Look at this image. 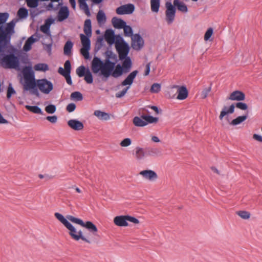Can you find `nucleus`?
I'll use <instances>...</instances> for the list:
<instances>
[{
    "mask_svg": "<svg viewBox=\"0 0 262 262\" xmlns=\"http://www.w3.org/2000/svg\"><path fill=\"white\" fill-rule=\"evenodd\" d=\"M18 21V19L14 18L10 22L6 23L1 29L11 69H15L24 76L30 73L34 76L32 62L28 58L27 54L18 49L11 42L12 36L15 33L16 23Z\"/></svg>",
    "mask_w": 262,
    "mask_h": 262,
    "instance_id": "f257e3e1",
    "label": "nucleus"
},
{
    "mask_svg": "<svg viewBox=\"0 0 262 262\" xmlns=\"http://www.w3.org/2000/svg\"><path fill=\"white\" fill-rule=\"evenodd\" d=\"M118 38L121 40V43L117 42L116 49L119 55L120 60H123L122 66L118 64L115 67V71L114 74L116 76H121L123 73H128L132 67V62L130 58L127 56L129 52L128 44L124 41L121 36H118Z\"/></svg>",
    "mask_w": 262,
    "mask_h": 262,
    "instance_id": "f03ea898",
    "label": "nucleus"
},
{
    "mask_svg": "<svg viewBox=\"0 0 262 262\" xmlns=\"http://www.w3.org/2000/svg\"><path fill=\"white\" fill-rule=\"evenodd\" d=\"M115 62L111 61L110 60H105V62H103L100 58L95 56L92 61L91 69L94 74H97L100 72V74L106 78L111 75L117 78L119 76L114 74L115 71Z\"/></svg>",
    "mask_w": 262,
    "mask_h": 262,
    "instance_id": "7ed1b4c3",
    "label": "nucleus"
},
{
    "mask_svg": "<svg viewBox=\"0 0 262 262\" xmlns=\"http://www.w3.org/2000/svg\"><path fill=\"white\" fill-rule=\"evenodd\" d=\"M83 31L85 35H80L82 43V48L80 49V54L85 59L90 58L89 51L91 49V40L90 37L92 35V24L90 19H87L84 21Z\"/></svg>",
    "mask_w": 262,
    "mask_h": 262,
    "instance_id": "20e7f679",
    "label": "nucleus"
},
{
    "mask_svg": "<svg viewBox=\"0 0 262 262\" xmlns=\"http://www.w3.org/2000/svg\"><path fill=\"white\" fill-rule=\"evenodd\" d=\"M55 216L69 230V234L72 239L76 241L81 239L89 244L91 243L88 238L83 235L81 230L77 232L75 228L61 214L56 212L55 213Z\"/></svg>",
    "mask_w": 262,
    "mask_h": 262,
    "instance_id": "39448f33",
    "label": "nucleus"
},
{
    "mask_svg": "<svg viewBox=\"0 0 262 262\" xmlns=\"http://www.w3.org/2000/svg\"><path fill=\"white\" fill-rule=\"evenodd\" d=\"M0 65L6 69H12L1 29H0Z\"/></svg>",
    "mask_w": 262,
    "mask_h": 262,
    "instance_id": "423d86ee",
    "label": "nucleus"
},
{
    "mask_svg": "<svg viewBox=\"0 0 262 262\" xmlns=\"http://www.w3.org/2000/svg\"><path fill=\"white\" fill-rule=\"evenodd\" d=\"M138 73V71L137 70H135L133 71L127 76V77L123 81H122V86H126L127 85L128 86L124 88L121 91L118 92L117 93H116V97L120 98L125 95L127 91L129 89V86L133 84L134 80L136 78Z\"/></svg>",
    "mask_w": 262,
    "mask_h": 262,
    "instance_id": "0eeeda50",
    "label": "nucleus"
},
{
    "mask_svg": "<svg viewBox=\"0 0 262 262\" xmlns=\"http://www.w3.org/2000/svg\"><path fill=\"white\" fill-rule=\"evenodd\" d=\"M67 219L74 223L77 224L82 227H85L91 232L93 233L94 235H96L97 234V232L98 231L97 228L92 222L86 221L84 223L82 220L70 215H67Z\"/></svg>",
    "mask_w": 262,
    "mask_h": 262,
    "instance_id": "6e6552de",
    "label": "nucleus"
},
{
    "mask_svg": "<svg viewBox=\"0 0 262 262\" xmlns=\"http://www.w3.org/2000/svg\"><path fill=\"white\" fill-rule=\"evenodd\" d=\"M71 70V63L69 60H67L64 62V69L60 67L58 69V73L65 78L67 83L70 85L73 83L70 75Z\"/></svg>",
    "mask_w": 262,
    "mask_h": 262,
    "instance_id": "1a4fd4ad",
    "label": "nucleus"
},
{
    "mask_svg": "<svg viewBox=\"0 0 262 262\" xmlns=\"http://www.w3.org/2000/svg\"><path fill=\"white\" fill-rule=\"evenodd\" d=\"M20 82L24 85V91H30V93L32 95H35L38 96L39 95L38 91V88L34 81L31 82L28 78L25 77L24 78V82H23V79H21Z\"/></svg>",
    "mask_w": 262,
    "mask_h": 262,
    "instance_id": "9d476101",
    "label": "nucleus"
},
{
    "mask_svg": "<svg viewBox=\"0 0 262 262\" xmlns=\"http://www.w3.org/2000/svg\"><path fill=\"white\" fill-rule=\"evenodd\" d=\"M165 6L166 8L165 12L166 21L168 24H170L174 19L176 11V7L169 2L166 3Z\"/></svg>",
    "mask_w": 262,
    "mask_h": 262,
    "instance_id": "9b49d317",
    "label": "nucleus"
},
{
    "mask_svg": "<svg viewBox=\"0 0 262 262\" xmlns=\"http://www.w3.org/2000/svg\"><path fill=\"white\" fill-rule=\"evenodd\" d=\"M40 36V34L36 32L34 34L28 37L23 46V51L27 52L31 50L32 45L39 40Z\"/></svg>",
    "mask_w": 262,
    "mask_h": 262,
    "instance_id": "f8f14e48",
    "label": "nucleus"
},
{
    "mask_svg": "<svg viewBox=\"0 0 262 262\" xmlns=\"http://www.w3.org/2000/svg\"><path fill=\"white\" fill-rule=\"evenodd\" d=\"M144 41L140 34L136 33L132 37V46L135 50H140L144 46Z\"/></svg>",
    "mask_w": 262,
    "mask_h": 262,
    "instance_id": "ddd939ff",
    "label": "nucleus"
},
{
    "mask_svg": "<svg viewBox=\"0 0 262 262\" xmlns=\"http://www.w3.org/2000/svg\"><path fill=\"white\" fill-rule=\"evenodd\" d=\"M118 36H116L114 31L112 29H108L106 30L104 34V38L107 42L112 45L115 42V39H116V43L117 42L121 43L122 41L118 38Z\"/></svg>",
    "mask_w": 262,
    "mask_h": 262,
    "instance_id": "4468645a",
    "label": "nucleus"
},
{
    "mask_svg": "<svg viewBox=\"0 0 262 262\" xmlns=\"http://www.w3.org/2000/svg\"><path fill=\"white\" fill-rule=\"evenodd\" d=\"M135 6L132 4L122 5L116 9V13L119 15L130 14L135 11Z\"/></svg>",
    "mask_w": 262,
    "mask_h": 262,
    "instance_id": "2eb2a0df",
    "label": "nucleus"
},
{
    "mask_svg": "<svg viewBox=\"0 0 262 262\" xmlns=\"http://www.w3.org/2000/svg\"><path fill=\"white\" fill-rule=\"evenodd\" d=\"M37 85L41 92L46 94H49V80L46 78L35 80L34 81Z\"/></svg>",
    "mask_w": 262,
    "mask_h": 262,
    "instance_id": "dca6fc26",
    "label": "nucleus"
},
{
    "mask_svg": "<svg viewBox=\"0 0 262 262\" xmlns=\"http://www.w3.org/2000/svg\"><path fill=\"white\" fill-rule=\"evenodd\" d=\"M57 15V19L59 22H62L67 19L70 15V11L69 8L66 6H60Z\"/></svg>",
    "mask_w": 262,
    "mask_h": 262,
    "instance_id": "f3484780",
    "label": "nucleus"
},
{
    "mask_svg": "<svg viewBox=\"0 0 262 262\" xmlns=\"http://www.w3.org/2000/svg\"><path fill=\"white\" fill-rule=\"evenodd\" d=\"M174 88H177L178 95L177 99L178 100H184L186 99L188 96V91L185 86H179L174 85L173 86Z\"/></svg>",
    "mask_w": 262,
    "mask_h": 262,
    "instance_id": "a211bd4d",
    "label": "nucleus"
},
{
    "mask_svg": "<svg viewBox=\"0 0 262 262\" xmlns=\"http://www.w3.org/2000/svg\"><path fill=\"white\" fill-rule=\"evenodd\" d=\"M140 174L145 179L151 181H155L158 179L157 173L152 170H144L140 172Z\"/></svg>",
    "mask_w": 262,
    "mask_h": 262,
    "instance_id": "6ab92c4d",
    "label": "nucleus"
},
{
    "mask_svg": "<svg viewBox=\"0 0 262 262\" xmlns=\"http://www.w3.org/2000/svg\"><path fill=\"white\" fill-rule=\"evenodd\" d=\"M245 97L246 96L244 92L237 90L231 93L228 99L231 100L241 101L244 100Z\"/></svg>",
    "mask_w": 262,
    "mask_h": 262,
    "instance_id": "aec40b11",
    "label": "nucleus"
},
{
    "mask_svg": "<svg viewBox=\"0 0 262 262\" xmlns=\"http://www.w3.org/2000/svg\"><path fill=\"white\" fill-rule=\"evenodd\" d=\"M68 125L75 130H80L84 127L82 122L76 119H71L69 120Z\"/></svg>",
    "mask_w": 262,
    "mask_h": 262,
    "instance_id": "412c9836",
    "label": "nucleus"
},
{
    "mask_svg": "<svg viewBox=\"0 0 262 262\" xmlns=\"http://www.w3.org/2000/svg\"><path fill=\"white\" fill-rule=\"evenodd\" d=\"M235 107H236L235 104H232L228 110H227V107L226 106H224L219 116L220 120H222L223 118L228 114H233L234 112Z\"/></svg>",
    "mask_w": 262,
    "mask_h": 262,
    "instance_id": "4be33fe9",
    "label": "nucleus"
},
{
    "mask_svg": "<svg viewBox=\"0 0 262 262\" xmlns=\"http://www.w3.org/2000/svg\"><path fill=\"white\" fill-rule=\"evenodd\" d=\"M115 224L118 226L126 227L128 226L126 215H120L116 216L114 219Z\"/></svg>",
    "mask_w": 262,
    "mask_h": 262,
    "instance_id": "5701e85b",
    "label": "nucleus"
},
{
    "mask_svg": "<svg viewBox=\"0 0 262 262\" xmlns=\"http://www.w3.org/2000/svg\"><path fill=\"white\" fill-rule=\"evenodd\" d=\"M46 11H49V4L48 5L45 4L43 9L41 10L37 8L36 9H30V16L32 19H34L36 16Z\"/></svg>",
    "mask_w": 262,
    "mask_h": 262,
    "instance_id": "b1692460",
    "label": "nucleus"
},
{
    "mask_svg": "<svg viewBox=\"0 0 262 262\" xmlns=\"http://www.w3.org/2000/svg\"><path fill=\"white\" fill-rule=\"evenodd\" d=\"M114 27L116 29H122L125 26L126 22L121 18L114 17L112 19Z\"/></svg>",
    "mask_w": 262,
    "mask_h": 262,
    "instance_id": "393cba45",
    "label": "nucleus"
},
{
    "mask_svg": "<svg viewBox=\"0 0 262 262\" xmlns=\"http://www.w3.org/2000/svg\"><path fill=\"white\" fill-rule=\"evenodd\" d=\"M145 148L137 147L136 148L135 157L138 160L143 159L146 156Z\"/></svg>",
    "mask_w": 262,
    "mask_h": 262,
    "instance_id": "a878e982",
    "label": "nucleus"
},
{
    "mask_svg": "<svg viewBox=\"0 0 262 262\" xmlns=\"http://www.w3.org/2000/svg\"><path fill=\"white\" fill-rule=\"evenodd\" d=\"M28 16V10L24 7H20L17 13L18 20L26 19Z\"/></svg>",
    "mask_w": 262,
    "mask_h": 262,
    "instance_id": "bb28decb",
    "label": "nucleus"
},
{
    "mask_svg": "<svg viewBox=\"0 0 262 262\" xmlns=\"http://www.w3.org/2000/svg\"><path fill=\"white\" fill-rule=\"evenodd\" d=\"M173 5L178 10L182 12H187L188 11L187 6L180 0H174Z\"/></svg>",
    "mask_w": 262,
    "mask_h": 262,
    "instance_id": "cd10ccee",
    "label": "nucleus"
},
{
    "mask_svg": "<svg viewBox=\"0 0 262 262\" xmlns=\"http://www.w3.org/2000/svg\"><path fill=\"white\" fill-rule=\"evenodd\" d=\"M147 156H156L161 154V150L156 147H146Z\"/></svg>",
    "mask_w": 262,
    "mask_h": 262,
    "instance_id": "c85d7f7f",
    "label": "nucleus"
},
{
    "mask_svg": "<svg viewBox=\"0 0 262 262\" xmlns=\"http://www.w3.org/2000/svg\"><path fill=\"white\" fill-rule=\"evenodd\" d=\"M94 115L100 120H107L110 118L109 114L100 110H96L94 113Z\"/></svg>",
    "mask_w": 262,
    "mask_h": 262,
    "instance_id": "c756f323",
    "label": "nucleus"
},
{
    "mask_svg": "<svg viewBox=\"0 0 262 262\" xmlns=\"http://www.w3.org/2000/svg\"><path fill=\"white\" fill-rule=\"evenodd\" d=\"M248 112H247L245 115L237 117L235 119L232 120V121L230 123V124L232 125H237L238 124H239L240 123L244 122L247 119V118H248Z\"/></svg>",
    "mask_w": 262,
    "mask_h": 262,
    "instance_id": "7c9ffc66",
    "label": "nucleus"
},
{
    "mask_svg": "<svg viewBox=\"0 0 262 262\" xmlns=\"http://www.w3.org/2000/svg\"><path fill=\"white\" fill-rule=\"evenodd\" d=\"M34 69L36 71L46 72L49 70V66L47 63H39L34 66Z\"/></svg>",
    "mask_w": 262,
    "mask_h": 262,
    "instance_id": "2f4dec72",
    "label": "nucleus"
},
{
    "mask_svg": "<svg viewBox=\"0 0 262 262\" xmlns=\"http://www.w3.org/2000/svg\"><path fill=\"white\" fill-rule=\"evenodd\" d=\"M73 46V43L71 40H68L63 48L64 54L66 55H70L71 54L72 49Z\"/></svg>",
    "mask_w": 262,
    "mask_h": 262,
    "instance_id": "473e14b6",
    "label": "nucleus"
},
{
    "mask_svg": "<svg viewBox=\"0 0 262 262\" xmlns=\"http://www.w3.org/2000/svg\"><path fill=\"white\" fill-rule=\"evenodd\" d=\"M140 117L136 116L133 119V123L136 126L143 127L147 125V122Z\"/></svg>",
    "mask_w": 262,
    "mask_h": 262,
    "instance_id": "72a5a7b5",
    "label": "nucleus"
},
{
    "mask_svg": "<svg viewBox=\"0 0 262 262\" xmlns=\"http://www.w3.org/2000/svg\"><path fill=\"white\" fill-rule=\"evenodd\" d=\"M25 108L29 111L37 114H42L43 112L41 109L37 105H26Z\"/></svg>",
    "mask_w": 262,
    "mask_h": 262,
    "instance_id": "f704fd0d",
    "label": "nucleus"
},
{
    "mask_svg": "<svg viewBox=\"0 0 262 262\" xmlns=\"http://www.w3.org/2000/svg\"><path fill=\"white\" fill-rule=\"evenodd\" d=\"M9 17V13L7 12H0V29H2V27L6 23Z\"/></svg>",
    "mask_w": 262,
    "mask_h": 262,
    "instance_id": "c9c22d12",
    "label": "nucleus"
},
{
    "mask_svg": "<svg viewBox=\"0 0 262 262\" xmlns=\"http://www.w3.org/2000/svg\"><path fill=\"white\" fill-rule=\"evenodd\" d=\"M141 118L145 121V122H147V124L148 123H157L158 121V118L150 115H141Z\"/></svg>",
    "mask_w": 262,
    "mask_h": 262,
    "instance_id": "e433bc0d",
    "label": "nucleus"
},
{
    "mask_svg": "<svg viewBox=\"0 0 262 262\" xmlns=\"http://www.w3.org/2000/svg\"><path fill=\"white\" fill-rule=\"evenodd\" d=\"M40 30L47 36H49V18H46L45 24L40 27Z\"/></svg>",
    "mask_w": 262,
    "mask_h": 262,
    "instance_id": "4c0bfd02",
    "label": "nucleus"
},
{
    "mask_svg": "<svg viewBox=\"0 0 262 262\" xmlns=\"http://www.w3.org/2000/svg\"><path fill=\"white\" fill-rule=\"evenodd\" d=\"M88 68H86L84 66H81L77 68L76 70V74L79 77H83L88 72Z\"/></svg>",
    "mask_w": 262,
    "mask_h": 262,
    "instance_id": "58836bf2",
    "label": "nucleus"
},
{
    "mask_svg": "<svg viewBox=\"0 0 262 262\" xmlns=\"http://www.w3.org/2000/svg\"><path fill=\"white\" fill-rule=\"evenodd\" d=\"M150 4L151 11L157 13L159 10L160 0H150Z\"/></svg>",
    "mask_w": 262,
    "mask_h": 262,
    "instance_id": "ea45409f",
    "label": "nucleus"
},
{
    "mask_svg": "<svg viewBox=\"0 0 262 262\" xmlns=\"http://www.w3.org/2000/svg\"><path fill=\"white\" fill-rule=\"evenodd\" d=\"M60 0H50V10L57 11L59 7L62 5V3H59Z\"/></svg>",
    "mask_w": 262,
    "mask_h": 262,
    "instance_id": "a19ab883",
    "label": "nucleus"
},
{
    "mask_svg": "<svg viewBox=\"0 0 262 262\" xmlns=\"http://www.w3.org/2000/svg\"><path fill=\"white\" fill-rule=\"evenodd\" d=\"M27 6L30 9H36L39 6V0H26Z\"/></svg>",
    "mask_w": 262,
    "mask_h": 262,
    "instance_id": "79ce46f5",
    "label": "nucleus"
},
{
    "mask_svg": "<svg viewBox=\"0 0 262 262\" xmlns=\"http://www.w3.org/2000/svg\"><path fill=\"white\" fill-rule=\"evenodd\" d=\"M122 29H124V35L125 36L132 37L134 36L133 29L130 26H127L126 24L124 27Z\"/></svg>",
    "mask_w": 262,
    "mask_h": 262,
    "instance_id": "37998d69",
    "label": "nucleus"
},
{
    "mask_svg": "<svg viewBox=\"0 0 262 262\" xmlns=\"http://www.w3.org/2000/svg\"><path fill=\"white\" fill-rule=\"evenodd\" d=\"M71 99L76 101H81L83 99V96L79 92H74L71 95Z\"/></svg>",
    "mask_w": 262,
    "mask_h": 262,
    "instance_id": "c03bdc74",
    "label": "nucleus"
},
{
    "mask_svg": "<svg viewBox=\"0 0 262 262\" xmlns=\"http://www.w3.org/2000/svg\"><path fill=\"white\" fill-rule=\"evenodd\" d=\"M16 94V91L12 86V84L10 83L8 85L7 92V98L8 99H10L12 96Z\"/></svg>",
    "mask_w": 262,
    "mask_h": 262,
    "instance_id": "a18cd8bd",
    "label": "nucleus"
},
{
    "mask_svg": "<svg viewBox=\"0 0 262 262\" xmlns=\"http://www.w3.org/2000/svg\"><path fill=\"white\" fill-rule=\"evenodd\" d=\"M84 77V80L87 83L91 84L93 82V75L90 70H88V72Z\"/></svg>",
    "mask_w": 262,
    "mask_h": 262,
    "instance_id": "49530a36",
    "label": "nucleus"
},
{
    "mask_svg": "<svg viewBox=\"0 0 262 262\" xmlns=\"http://www.w3.org/2000/svg\"><path fill=\"white\" fill-rule=\"evenodd\" d=\"M237 214L243 219H248L250 216V213L246 211H239L236 212Z\"/></svg>",
    "mask_w": 262,
    "mask_h": 262,
    "instance_id": "de8ad7c7",
    "label": "nucleus"
},
{
    "mask_svg": "<svg viewBox=\"0 0 262 262\" xmlns=\"http://www.w3.org/2000/svg\"><path fill=\"white\" fill-rule=\"evenodd\" d=\"M105 54L106 56L105 60H110L111 59L113 60H116L117 56L116 55L113 54L112 51L107 50L105 52Z\"/></svg>",
    "mask_w": 262,
    "mask_h": 262,
    "instance_id": "09e8293b",
    "label": "nucleus"
},
{
    "mask_svg": "<svg viewBox=\"0 0 262 262\" xmlns=\"http://www.w3.org/2000/svg\"><path fill=\"white\" fill-rule=\"evenodd\" d=\"M97 19L98 23H101L105 21L106 20L105 13L101 11H99L97 15Z\"/></svg>",
    "mask_w": 262,
    "mask_h": 262,
    "instance_id": "8fccbe9b",
    "label": "nucleus"
},
{
    "mask_svg": "<svg viewBox=\"0 0 262 262\" xmlns=\"http://www.w3.org/2000/svg\"><path fill=\"white\" fill-rule=\"evenodd\" d=\"M161 90V85L157 83H154L150 88V92L151 93H158Z\"/></svg>",
    "mask_w": 262,
    "mask_h": 262,
    "instance_id": "3c124183",
    "label": "nucleus"
},
{
    "mask_svg": "<svg viewBox=\"0 0 262 262\" xmlns=\"http://www.w3.org/2000/svg\"><path fill=\"white\" fill-rule=\"evenodd\" d=\"M213 33V30L212 28H209L207 29L204 35V40L207 41L209 40Z\"/></svg>",
    "mask_w": 262,
    "mask_h": 262,
    "instance_id": "603ef678",
    "label": "nucleus"
},
{
    "mask_svg": "<svg viewBox=\"0 0 262 262\" xmlns=\"http://www.w3.org/2000/svg\"><path fill=\"white\" fill-rule=\"evenodd\" d=\"M235 106L237 108L243 111L247 110L248 107V105L246 103L242 102H238L236 103Z\"/></svg>",
    "mask_w": 262,
    "mask_h": 262,
    "instance_id": "864d4df0",
    "label": "nucleus"
},
{
    "mask_svg": "<svg viewBox=\"0 0 262 262\" xmlns=\"http://www.w3.org/2000/svg\"><path fill=\"white\" fill-rule=\"evenodd\" d=\"M211 85L210 86H209L208 88L204 89L201 92V98L202 99H205L207 97L208 93L211 91Z\"/></svg>",
    "mask_w": 262,
    "mask_h": 262,
    "instance_id": "5fc2aeb1",
    "label": "nucleus"
},
{
    "mask_svg": "<svg viewBox=\"0 0 262 262\" xmlns=\"http://www.w3.org/2000/svg\"><path fill=\"white\" fill-rule=\"evenodd\" d=\"M132 143V140L130 138H126L123 139L120 143V145L122 147H127L130 145Z\"/></svg>",
    "mask_w": 262,
    "mask_h": 262,
    "instance_id": "6e6d98bb",
    "label": "nucleus"
},
{
    "mask_svg": "<svg viewBox=\"0 0 262 262\" xmlns=\"http://www.w3.org/2000/svg\"><path fill=\"white\" fill-rule=\"evenodd\" d=\"M76 104L74 103H71L69 104L66 107V110L69 112L71 113L75 111L76 109Z\"/></svg>",
    "mask_w": 262,
    "mask_h": 262,
    "instance_id": "4d7b16f0",
    "label": "nucleus"
},
{
    "mask_svg": "<svg viewBox=\"0 0 262 262\" xmlns=\"http://www.w3.org/2000/svg\"><path fill=\"white\" fill-rule=\"evenodd\" d=\"M127 222H132L134 224H139V221L136 217L129 215H126Z\"/></svg>",
    "mask_w": 262,
    "mask_h": 262,
    "instance_id": "13d9d810",
    "label": "nucleus"
},
{
    "mask_svg": "<svg viewBox=\"0 0 262 262\" xmlns=\"http://www.w3.org/2000/svg\"><path fill=\"white\" fill-rule=\"evenodd\" d=\"M86 0H78L80 8L82 9L83 10L89 7V6L86 3Z\"/></svg>",
    "mask_w": 262,
    "mask_h": 262,
    "instance_id": "bf43d9fd",
    "label": "nucleus"
},
{
    "mask_svg": "<svg viewBox=\"0 0 262 262\" xmlns=\"http://www.w3.org/2000/svg\"><path fill=\"white\" fill-rule=\"evenodd\" d=\"M150 63L151 62H149L146 65V68L144 72L145 76H147L149 74Z\"/></svg>",
    "mask_w": 262,
    "mask_h": 262,
    "instance_id": "052dcab7",
    "label": "nucleus"
},
{
    "mask_svg": "<svg viewBox=\"0 0 262 262\" xmlns=\"http://www.w3.org/2000/svg\"><path fill=\"white\" fill-rule=\"evenodd\" d=\"M147 107H148L146 106V107L140 108L139 110V115H140L141 116V112H144L146 115V114H150V112H149V110L147 108Z\"/></svg>",
    "mask_w": 262,
    "mask_h": 262,
    "instance_id": "680f3d73",
    "label": "nucleus"
},
{
    "mask_svg": "<svg viewBox=\"0 0 262 262\" xmlns=\"http://www.w3.org/2000/svg\"><path fill=\"white\" fill-rule=\"evenodd\" d=\"M8 122V121L5 119L0 113V124H7Z\"/></svg>",
    "mask_w": 262,
    "mask_h": 262,
    "instance_id": "e2e57ef3",
    "label": "nucleus"
},
{
    "mask_svg": "<svg viewBox=\"0 0 262 262\" xmlns=\"http://www.w3.org/2000/svg\"><path fill=\"white\" fill-rule=\"evenodd\" d=\"M253 138L254 139L262 142V136L257 134H254L253 136Z\"/></svg>",
    "mask_w": 262,
    "mask_h": 262,
    "instance_id": "0e129e2a",
    "label": "nucleus"
},
{
    "mask_svg": "<svg viewBox=\"0 0 262 262\" xmlns=\"http://www.w3.org/2000/svg\"><path fill=\"white\" fill-rule=\"evenodd\" d=\"M147 107L153 110L157 114H158L160 113V111H159L158 107L156 106L148 105V106H147Z\"/></svg>",
    "mask_w": 262,
    "mask_h": 262,
    "instance_id": "69168bd1",
    "label": "nucleus"
},
{
    "mask_svg": "<svg viewBox=\"0 0 262 262\" xmlns=\"http://www.w3.org/2000/svg\"><path fill=\"white\" fill-rule=\"evenodd\" d=\"M57 117L56 116H50V122L55 123L57 121Z\"/></svg>",
    "mask_w": 262,
    "mask_h": 262,
    "instance_id": "338daca9",
    "label": "nucleus"
},
{
    "mask_svg": "<svg viewBox=\"0 0 262 262\" xmlns=\"http://www.w3.org/2000/svg\"><path fill=\"white\" fill-rule=\"evenodd\" d=\"M56 111V106L53 104H50V114H53Z\"/></svg>",
    "mask_w": 262,
    "mask_h": 262,
    "instance_id": "774afa93",
    "label": "nucleus"
}]
</instances>
